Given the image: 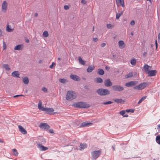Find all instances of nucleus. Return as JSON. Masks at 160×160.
I'll list each match as a JSON object with an SVG mask.
<instances>
[{
	"instance_id": "6",
	"label": "nucleus",
	"mask_w": 160,
	"mask_h": 160,
	"mask_svg": "<svg viewBox=\"0 0 160 160\" xmlns=\"http://www.w3.org/2000/svg\"><path fill=\"white\" fill-rule=\"evenodd\" d=\"M113 90L116 92H121L124 90V88L120 85H114L112 87Z\"/></svg>"
},
{
	"instance_id": "49",
	"label": "nucleus",
	"mask_w": 160,
	"mask_h": 160,
	"mask_svg": "<svg viewBox=\"0 0 160 160\" xmlns=\"http://www.w3.org/2000/svg\"><path fill=\"white\" fill-rule=\"evenodd\" d=\"M81 2L82 4H85L87 3V1H86V0H82L81 1Z\"/></svg>"
},
{
	"instance_id": "64",
	"label": "nucleus",
	"mask_w": 160,
	"mask_h": 160,
	"mask_svg": "<svg viewBox=\"0 0 160 160\" xmlns=\"http://www.w3.org/2000/svg\"><path fill=\"white\" fill-rule=\"evenodd\" d=\"M142 101L140 99L139 101H138V104H139L141 102H142Z\"/></svg>"
},
{
	"instance_id": "20",
	"label": "nucleus",
	"mask_w": 160,
	"mask_h": 160,
	"mask_svg": "<svg viewBox=\"0 0 160 160\" xmlns=\"http://www.w3.org/2000/svg\"><path fill=\"white\" fill-rule=\"evenodd\" d=\"M119 47L121 48H123L125 47L124 42L122 40H120L118 42Z\"/></svg>"
},
{
	"instance_id": "15",
	"label": "nucleus",
	"mask_w": 160,
	"mask_h": 160,
	"mask_svg": "<svg viewBox=\"0 0 160 160\" xmlns=\"http://www.w3.org/2000/svg\"><path fill=\"white\" fill-rule=\"evenodd\" d=\"M23 45L22 44H18L16 45L14 48L15 50H20L23 49Z\"/></svg>"
},
{
	"instance_id": "29",
	"label": "nucleus",
	"mask_w": 160,
	"mask_h": 160,
	"mask_svg": "<svg viewBox=\"0 0 160 160\" xmlns=\"http://www.w3.org/2000/svg\"><path fill=\"white\" fill-rule=\"evenodd\" d=\"M98 74L100 75H102L104 73V71L102 69H98L97 72Z\"/></svg>"
},
{
	"instance_id": "21",
	"label": "nucleus",
	"mask_w": 160,
	"mask_h": 160,
	"mask_svg": "<svg viewBox=\"0 0 160 160\" xmlns=\"http://www.w3.org/2000/svg\"><path fill=\"white\" fill-rule=\"evenodd\" d=\"M70 77L72 79L75 81H78V77L76 75H73L72 74H71Z\"/></svg>"
},
{
	"instance_id": "10",
	"label": "nucleus",
	"mask_w": 160,
	"mask_h": 160,
	"mask_svg": "<svg viewBox=\"0 0 160 160\" xmlns=\"http://www.w3.org/2000/svg\"><path fill=\"white\" fill-rule=\"evenodd\" d=\"M157 71L156 70H150L148 72V76L149 77H152L156 75Z\"/></svg>"
},
{
	"instance_id": "44",
	"label": "nucleus",
	"mask_w": 160,
	"mask_h": 160,
	"mask_svg": "<svg viewBox=\"0 0 160 160\" xmlns=\"http://www.w3.org/2000/svg\"><path fill=\"white\" fill-rule=\"evenodd\" d=\"M46 109L47 108H44V107L42 106V107L39 109V110L46 112Z\"/></svg>"
},
{
	"instance_id": "42",
	"label": "nucleus",
	"mask_w": 160,
	"mask_h": 160,
	"mask_svg": "<svg viewBox=\"0 0 160 160\" xmlns=\"http://www.w3.org/2000/svg\"><path fill=\"white\" fill-rule=\"evenodd\" d=\"M135 110L134 109H126V112H133Z\"/></svg>"
},
{
	"instance_id": "48",
	"label": "nucleus",
	"mask_w": 160,
	"mask_h": 160,
	"mask_svg": "<svg viewBox=\"0 0 160 160\" xmlns=\"http://www.w3.org/2000/svg\"><path fill=\"white\" fill-rule=\"evenodd\" d=\"M64 8L65 9V10H68L69 9V7H68V5H64Z\"/></svg>"
},
{
	"instance_id": "27",
	"label": "nucleus",
	"mask_w": 160,
	"mask_h": 160,
	"mask_svg": "<svg viewBox=\"0 0 160 160\" xmlns=\"http://www.w3.org/2000/svg\"><path fill=\"white\" fill-rule=\"evenodd\" d=\"M13 29L11 28V26L9 25H7L6 28V30L8 32H11L13 31Z\"/></svg>"
},
{
	"instance_id": "3",
	"label": "nucleus",
	"mask_w": 160,
	"mask_h": 160,
	"mask_svg": "<svg viewBox=\"0 0 160 160\" xmlns=\"http://www.w3.org/2000/svg\"><path fill=\"white\" fill-rule=\"evenodd\" d=\"M76 94L72 91H68L66 95V99L68 100L71 101L76 98Z\"/></svg>"
},
{
	"instance_id": "13",
	"label": "nucleus",
	"mask_w": 160,
	"mask_h": 160,
	"mask_svg": "<svg viewBox=\"0 0 160 160\" xmlns=\"http://www.w3.org/2000/svg\"><path fill=\"white\" fill-rule=\"evenodd\" d=\"M92 123L90 122H82L80 125V127H87L90 125L92 124Z\"/></svg>"
},
{
	"instance_id": "37",
	"label": "nucleus",
	"mask_w": 160,
	"mask_h": 160,
	"mask_svg": "<svg viewBox=\"0 0 160 160\" xmlns=\"http://www.w3.org/2000/svg\"><path fill=\"white\" fill-rule=\"evenodd\" d=\"M59 81L61 83H65L67 81V80L64 78H60L59 79Z\"/></svg>"
},
{
	"instance_id": "34",
	"label": "nucleus",
	"mask_w": 160,
	"mask_h": 160,
	"mask_svg": "<svg viewBox=\"0 0 160 160\" xmlns=\"http://www.w3.org/2000/svg\"><path fill=\"white\" fill-rule=\"evenodd\" d=\"M133 76V74L132 72H129L128 74L125 76V78H132Z\"/></svg>"
},
{
	"instance_id": "22",
	"label": "nucleus",
	"mask_w": 160,
	"mask_h": 160,
	"mask_svg": "<svg viewBox=\"0 0 160 160\" xmlns=\"http://www.w3.org/2000/svg\"><path fill=\"white\" fill-rule=\"evenodd\" d=\"M116 2L117 3L120 4L123 7H125L124 4V0H116Z\"/></svg>"
},
{
	"instance_id": "38",
	"label": "nucleus",
	"mask_w": 160,
	"mask_h": 160,
	"mask_svg": "<svg viewBox=\"0 0 160 160\" xmlns=\"http://www.w3.org/2000/svg\"><path fill=\"white\" fill-rule=\"evenodd\" d=\"M12 151L13 152V155L15 156H17L18 154V152L17 151L16 149H12Z\"/></svg>"
},
{
	"instance_id": "41",
	"label": "nucleus",
	"mask_w": 160,
	"mask_h": 160,
	"mask_svg": "<svg viewBox=\"0 0 160 160\" xmlns=\"http://www.w3.org/2000/svg\"><path fill=\"white\" fill-rule=\"evenodd\" d=\"M107 28L108 29H111L113 28V26L110 24H107Z\"/></svg>"
},
{
	"instance_id": "16",
	"label": "nucleus",
	"mask_w": 160,
	"mask_h": 160,
	"mask_svg": "<svg viewBox=\"0 0 160 160\" xmlns=\"http://www.w3.org/2000/svg\"><path fill=\"white\" fill-rule=\"evenodd\" d=\"M94 82L97 83H102L103 82L102 79L100 77H97L94 79Z\"/></svg>"
},
{
	"instance_id": "18",
	"label": "nucleus",
	"mask_w": 160,
	"mask_h": 160,
	"mask_svg": "<svg viewBox=\"0 0 160 160\" xmlns=\"http://www.w3.org/2000/svg\"><path fill=\"white\" fill-rule=\"evenodd\" d=\"M12 75L16 78H19V73L18 71H15L12 72Z\"/></svg>"
},
{
	"instance_id": "12",
	"label": "nucleus",
	"mask_w": 160,
	"mask_h": 160,
	"mask_svg": "<svg viewBox=\"0 0 160 160\" xmlns=\"http://www.w3.org/2000/svg\"><path fill=\"white\" fill-rule=\"evenodd\" d=\"M18 128H19L20 131L23 134H25L27 133V131L21 125H19Z\"/></svg>"
},
{
	"instance_id": "7",
	"label": "nucleus",
	"mask_w": 160,
	"mask_h": 160,
	"mask_svg": "<svg viewBox=\"0 0 160 160\" xmlns=\"http://www.w3.org/2000/svg\"><path fill=\"white\" fill-rule=\"evenodd\" d=\"M138 83L137 81H132L126 83L125 86L127 87H135Z\"/></svg>"
},
{
	"instance_id": "57",
	"label": "nucleus",
	"mask_w": 160,
	"mask_h": 160,
	"mask_svg": "<svg viewBox=\"0 0 160 160\" xmlns=\"http://www.w3.org/2000/svg\"><path fill=\"white\" fill-rule=\"evenodd\" d=\"M106 43H103L101 44V47H104L105 46Z\"/></svg>"
},
{
	"instance_id": "31",
	"label": "nucleus",
	"mask_w": 160,
	"mask_h": 160,
	"mask_svg": "<svg viewBox=\"0 0 160 160\" xmlns=\"http://www.w3.org/2000/svg\"><path fill=\"white\" fill-rule=\"evenodd\" d=\"M125 112L126 110H122V111L120 112L119 113L120 115H122L123 117H128V115L127 114L124 115L125 113Z\"/></svg>"
},
{
	"instance_id": "55",
	"label": "nucleus",
	"mask_w": 160,
	"mask_h": 160,
	"mask_svg": "<svg viewBox=\"0 0 160 160\" xmlns=\"http://www.w3.org/2000/svg\"><path fill=\"white\" fill-rule=\"evenodd\" d=\"M146 97L147 96L143 97L141 98V99L142 101H143L146 98Z\"/></svg>"
},
{
	"instance_id": "52",
	"label": "nucleus",
	"mask_w": 160,
	"mask_h": 160,
	"mask_svg": "<svg viewBox=\"0 0 160 160\" xmlns=\"http://www.w3.org/2000/svg\"><path fill=\"white\" fill-rule=\"evenodd\" d=\"M110 69V68L109 66H106V67H105V69H106L107 71H109V70Z\"/></svg>"
},
{
	"instance_id": "35",
	"label": "nucleus",
	"mask_w": 160,
	"mask_h": 160,
	"mask_svg": "<svg viewBox=\"0 0 160 160\" xmlns=\"http://www.w3.org/2000/svg\"><path fill=\"white\" fill-rule=\"evenodd\" d=\"M136 60L135 59H132L130 61L131 64L132 65H135L136 63Z\"/></svg>"
},
{
	"instance_id": "14",
	"label": "nucleus",
	"mask_w": 160,
	"mask_h": 160,
	"mask_svg": "<svg viewBox=\"0 0 160 160\" xmlns=\"http://www.w3.org/2000/svg\"><path fill=\"white\" fill-rule=\"evenodd\" d=\"M38 142L39 143L42 144H45L46 142V139L42 137H40L38 138Z\"/></svg>"
},
{
	"instance_id": "8",
	"label": "nucleus",
	"mask_w": 160,
	"mask_h": 160,
	"mask_svg": "<svg viewBox=\"0 0 160 160\" xmlns=\"http://www.w3.org/2000/svg\"><path fill=\"white\" fill-rule=\"evenodd\" d=\"M39 127L44 130H48L50 128V126L47 123H41L39 124Z\"/></svg>"
},
{
	"instance_id": "47",
	"label": "nucleus",
	"mask_w": 160,
	"mask_h": 160,
	"mask_svg": "<svg viewBox=\"0 0 160 160\" xmlns=\"http://www.w3.org/2000/svg\"><path fill=\"white\" fill-rule=\"evenodd\" d=\"M3 50H5L6 48V45L4 42H3Z\"/></svg>"
},
{
	"instance_id": "63",
	"label": "nucleus",
	"mask_w": 160,
	"mask_h": 160,
	"mask_svg": "<svg viewBox=\"0 0 160 160\" xmlns=\"http://www.w3.org/2000/svg\"><path fill=\"white\" fill-rule=\"evenodd\" d=\"M38 16V14L36 12L34 14V16L36 17H37Z\"/></svg>"
},
{
	"instance_id": "1",
	"label": "nucleus",
	"mask_w": 160,
	"mask_h": 160,
	"mask_svg": "<svg viewBox=\"0 0 160 160\" xmlns=\"http://www.w3.org/2000/svg\"><path fill=\"white\" fill-rule=\"evenodd\" d=\"M72 105L75 107L79 108H87L90 107V105L87 102H83L74 103Z\"/></svg>"
},
{
	"instance_id": "5",
	"label": "nucleus",
	"mask_w": 160,
	"mask_h": 160,
	"mask_svg": "<svg viewBox=\"0 0 160 160\" xmlns=\"http://www.w3.org/2000/svg\"><path fill=\"white\" fill-rule=\"evenodd\" d=\"M148 84L147 83L144 82L141 83L133 87V89L135 90H140L144 89L146 87Z\"/></svg>"
},
{
	"instance_id": "11",
	"label": "nucleus",
	"mask_w": 160,
	"mask_h": 160,
	"mask_svg": "<svg viewBox=\"0 0 160 160\" xmlns=\"http://www.w3.org/2000/svg\"><path fill=\"white\" fill-rule=\"evenodd\" d=\"M112 83L111 82L110 79H106L104 82V84L106 87H110L112 85Z\"/></svg>"
},
{
	"instance_id": "45",
	"label": "nucleus",
	"mask_w": 160,
	"mask_h": 160,
	"mask_svg": "<svg viewBox=\"0 0 160 160\" xmlns=\"http://www.w3.org/2000/svg\"><path fill=\"white\" fill-rule=\"evenodd\" d=\"M42 90L45 92H48V89L45 87H43L42 88Z\"/></svg>"
},
{
	"instance_id": "59",
	"label": "nucleus",
	"mask_w": 160,
	"mask_h": 160,
	"mask_svg": "<svg viewBox=\"0 0 160 160\" xmlns=\"http://www.w3.org/2000/svg\"><path fill=\"white\" fill-rule=\"evenodd\" d=\"M93 40L94 42H97L98 40V39L97 38H93Z\"/></svg>"
},
{
	"instance_id": "60",
	"label": "nucleus",
	"mask_w": 160,
	"mask_h": 160,
	"mask_svg": "<svg viewBox=\"0 0 160 160\" xmlns=\"http://www.w3.org/2000/svg\"><path fill=\"white\" fill-rule=\"evenodd\" d=\"M115 144L113 145L112 146V148H113V150L114 151L115 150Z\"/></svg>"
},
{
	"instance_id": "46",
	"label": "nucleus",
	"mask_w": 160,
	"mask_h": 160,
	"mask_svg": "<svg viewBox=\"0 0 160 160\" xmlns=\"http://www.w3.org/2000/svg\"><path fill=\"white\" fill-rule=\"evenodd\" d=\"M84 88L85 89L87 90V91H89L90 90V88L88 86L86 85L84 86Z\"/></svg>"
},
{
	"instance_id": "25",
	"label": "nucleus",
	"mask_w": 160,
	"mask_h": 160,
	"mask_svg": "<svg viewBox=\"0 0 160 160\" xmlns=\"http://www.w3.org/2000/svg\"><path fill=\"white\" fill-rule=\"evenodd\" d=\"M22 81L25 84H28L29 83V79L26 77L22 78Z\"/></svg>"
},
{
	"instance_id": "58",
	"label": "nucleus",
	"mask_w": 160,
	"mask_h": 160,
	"mask_svg": "<svg viewBox=\"0 0 160 160\" xmlns=\"http://www.w3.org/2000/svg\"><path fill=\"white\" fill-rule=\"evenodd\" d=\"M147 54V52H144L143 54V57H145Z\"/></svg>"
},
{
	"instance_id": "61",
	"label": "nucleus",
	"mask_w": 160,
	"mask_h": 160,
	"mask_svg": "<svg viewBox=\"0 0 160 160\" xmlns=\"http://www.w3.org/2000/svg\"><path fill=\"white\" fill-rule=\"evenodd\" d=\"M155 46L156 47V49H157V47H158V43H157V41L156 40H155Z\"/></svg>"
},
{
	"instance_id": "32",
	"label": "nucleus",
	"mask_w": 160,
	"mask_h": 160,
	"mask_svg": "<svg viewBox=\"0 0 160 160\" xmlns=\"http://www.w3.org/2000/svg\"><path fill=\"white\" fill-rule=\"evenodd\" d=\"M2 67L6 70L9 71L10 69V68L9 67V65L8 64H3Z\"/></svg>"
},
{
	"instance_id": "43",
	"label": "nucleus",
	"mask_w": 160,
	"mask_h": 160,
	"mask_svg": "<svg viewBox=\"0 0 160 160\" xmlns=\"http://www.w3.org/2000/svg\"><path fill=\"white\" fill-rule=\"evenodd\" d=\"M113 102L111 101H108L105 102H103L102 103L104 105H107L109 104H111Z\"/></svg>"
},
{
	"instance_id": "9",
	"label": "nucleus",
	"mask_w": 160,
	"mask_h": 160,
	"mask_svg": "<svg viewBox=\"0 0 160 160\" xmlns=\"http://www.w3.org/2000/svg\"><path fill=\"white\" fill-rule=\"evenodd\" d=\"M37 146L41 151H45L48 149V148L43 146L40 143H37Z\"/></svg>"
},
{
	"instance_id": "17",
	"label": "nucleus",
	"mask_w": 160,
	"mask_h": 160,
	"mask_svg": "<svg viewBox=\"0 0 160 160\" xmlns=\"http://www.w3.org/2000/svg\"><path fill=\"white\" fill-rule=\"evenodd\" d=\"M94 68L95 67L93 65L89 66L87 70V71L88 72H91Z\"/></svg>"
},
{
	"instance_id": "24",
	"label": "nucleus",
	"mask_w": 160,
	"mask_h": 160,
	"mask_svg": "<svg viewBox=\"0 0 160 160\" xmlns=\"http://www.w3.org/2000/svg\"><path fill=\"white\" fill-rule=\"evenodd\" d=\"M114 101L118 103H123L125 101L124 100H122L121 99H114Z\"/></svg>"
},
{
	"instance_id": "33",
	"label": "nucleus",
	"mask_w": 160,
	"mask_h": 160,
	"mask_svg": "<svg viewBox=\"0 0 160 160\" xmlns=\"http://www.w3.org/2000/svg\"><path fill=\"white\" fill-rule=\"evenodd\" d=\"M123 11H121L120 13H117L116 14V19H118L123 14Z\"/></svg>"
},
{
	"instance_id": "50",
	"label": "nucleus",
	"mask_w": 160,
	"mask_h": 160,
	"mask_svg": "<svg viewBox=\"0 0 160 160\" xmlns=\"http://www.w3.org/2000/svg\"><path fill=\"white\" fill-rule=\"evenodd\" d=\"M54 65H55V63L53 62L52 64L49 66V68H53V66Z\"/></svg>"
},
{
	"instance_id": "39",
	"label": "nucleus",
	"mask_w": 160,
	"mask_h": 160,
	"mask_svg": "<svg viewBox=\"0 0 160 160\" xmlns=\"http://www.w3.org/2000/svg\"><path fill=\"white\" fill-rule=\"evenodd\" d=\"M48 33L47 31H44L43 33V36L45 37H47L48 36Z\"/></svg>"
},
{
	"instance_id": "54",
	"label": "nucleus",
	"mask_w": 160,
	"mask_h": 160,
	"mask_svg": "<svg viewBox=\"0 0 160 160\" xmlns=\"http://www.w3.org/2000/svg\"><path fill=\"white\" fill-rule=\"evenodd\" d=\"M130 24L131 25H134L135 24V22L134 21H132L131 22H130Z\"/></svg>"
},
{
	"instance_id": "4",
	"label": "nucleus",
	"mask_w": 160,
	"mask_h": 160,
	"mask_svg": "<svg viewBox=\"0 0 160 160\" xmlns=\"http://www.w3.org/2000/svg\"><path fill=\"white\" fill-rule=\"evenodd\" d=\"M101 153L102 151L101 150L92 152L91 154L92 158L94 160H96L100 156Z\"/></svg>"
},
{
	"instance_id": "53",
	"label": "nucleus",
	"mask_w": 160,
	"mask_h": 160,
	"mask_svg": "<svg viewBox=\"0 0 160 160\" xmlns=\"http://www.w3.org/2000/svg\"><path fill=\"white\" fill-rule=\"evenodd\" d=\"M158 42H160V32H159L158 35Z\"/></svg>"
},
{
	"instance_id": "62",
	"label": "nucleus",
	"mask_w": 160,
	"mask_h": 160,
	"mask_svg": "<svg viewBox=\"0 0 160 160\" xmlns=\"http://www.w3.org/2000/svg\"><path fill=\"white\" fill-rule=\"evenodd\" d=\"M49 132L51 133H54V132L53 131V130L52 129H50L49 130Z\"/></svg>"
},
{
	"instance_id": "40",
	"label": "nucleus",
	"mask_w": 160,
	"mask_h": 160,
	"mask_svg": "<svg viewBox=\"0 0 160 160\" xmlns=\"http://www.w3.org/2000/svg\"><path fill=\"white\" fill-rule=\"evenodd\" d=\"M42 102L41 100H39L38 104V108L39 109L42 107Z\"/></svg>"
},
{
	"instance_id": "26",
	"label": "nucleus",
	"mask_w": 160,
	"mask_h": 160,
	"mask_svg": "<svg viewBox=\"0 0 160 160\" xmlns=\"http://www.w3.org/2000/svg\"><path fill=\"white\" fill-rule=\"evenodd\" d=\"M78 61L80 64L82 65H85V61L83 60L81 57H78Z\"/></svg>"
},
{
	"instance_id": "28",
	"label": "nucleus",
	"mask_w": 160,
	"mask_h": 160,
	"mask_svg": "<svg viewBox=\"0 0 160 160\" xmlns=\"http://www.w3.org/2000/svg\"><path fill=\"white\" fill-rule=\"evenodd\" d=\"M87 145L85 143H80V150H82V149H84L87 147Z\"/></svg>"
},
{
	"instance_id": "36",
	"label": "nucleus",
	"mask_w": 160,
	"mask_h": 160,
	"mask_svg": "<svg viewBox=\"0 0 160 160\" xmlns=\"http://www.w3.org/2000/svg\"><path fill=\"white\" fill-rule=\"evenodd\" d=\"M156 140L157 142L160 145V136L159 135L157 136L156 138Z\"/></svg>"
},
{
	"instance_id": "51",
	"label": "nucleus",
	"mask_w": 160,
	"mask_h": 160,
	"mask_svg": "<svg viewBox=\"0 0 160 160\" xmlns=\"http://www.w3.org/2000/svg\"><path fill=\"white\" fill-rule=\"evenodd\" d=\"M22 96H24V95H22V94L17 95H16L15 96H13V97L14 98H16V97H18Z\"/></svg>"
},
{
	"instance_id": "2",
	"label": "nucleus",
	"mask_w": 160,
	"mask_h": 160,
	"mask_svg": "<svg viewBox=\"0 0 160 160\" xmlns=\"http://www.w3.org/2000/svg\"><path fill=\"white\" fill-rule=\"evenodd\" d=\"M96 92L98 95L101 96L108 95L110 93V91L108 89H104L102 88L98 89Z\"/></svg>"
},
{
	"instance_id": "19",
	"label": "nucleus",
	"mask_w": 160,
	"mask_h": 160,
	"mask_svg": "<svg viewBox=\"0 0 160 160\" xmlns=\"http://www.w3.org/2000/svg\"><path fill=\"white\" fill-rule=\"evenodd\" d=\"M7 3L6 1H4L2 5V9L6 10L7 8Z\"/></svg>"
},
{
	"instance_id": "23",
	"label": "nucleus",
	"mask_w": 160,
	"mask_h": 160,
	"mask_svg": "<svg viewBox=\"0 0 160 160\" xmlns=\"http://www.w3.org/2000/svg\"><path fill=\"white\" fill-rule=\"evenodd\" d=\"M150 67L147 64H145L144 66L143 69L144 70L146 73H148V72L150 71L149 70V68Z\"/></svg>"
},
{
	"instance_id": "56",
	"label": "nucleus",
	"mask_w": 160,
	"mask_h": 160,
	"mask_svg": "<svg viewBox=\"0 0 160 160\" xmlns=\"http://www.w3.org/2000/svg\"><path fill=\"white\" fill-rule=\"evenodd\" d=\"M116 57V55H112V57H111V59L112 60H114V58Z\"/></svg>"
},
{
	"instance_id": "30",
	"label": "nucleus",
	"mask_w": 160,
	"mask_h": 160,
	"mask_svg": "<svg viewBox=\"0 0 160 160\" xmlns=\"http://www.w3.org/2000/svg\"><path fill=\"white\" fill-rule=\"evenodd\" d=\"M54 111V109L52 108H47L46 112L50 114L52 112Z\"/></svg>"
}]
</instances>
